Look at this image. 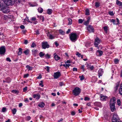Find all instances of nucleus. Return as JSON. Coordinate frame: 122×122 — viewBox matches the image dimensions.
I'll list each match as a JSON object with an SVG mask.
<instances>
[{
	"instance_id": "obj_25",
	"label": "nucleus",
	"mask_w": 122,
	"mask_h": 122,
	"mask_svg": "<svg viewBox=\"0 0 122 122\" xmlns=\"http://www.w3.org/2000/svg\"><path fill=\"white\" fill-rule=\"evenodd\" d=\"M47 13L49 15L51 14L52 12V10L51 9H48L47 10Z\"/></svg>"
},
{
	"instance_id": "obj_51",
	"label": "nucleus",
	"mask_w": 122,
	"mask_h": 122,
	"mask_svg": "<svg viewBox=\"0 0 122 122\" xmlns=\"http://www.w3.org/2000/svg\"><path fill=\"white\" fill-rule=\"evenodd\" d=\"M59 85L60 86H62L64 85V83L63 82H60L59 83Z\"/></svg>"
},
{
	"instance_id": "obj_57",
	"label": "nucleus",
	"mask_w": 122,
	"mask_h": 122,
	"mask_svg": "<svg viewBox=\"0 0 122 122\" xmlns=\"http://www.w3.org/2000/svg\"><path fill=\"white\" fill-rule=\"evenodd\" d=\"M31 118L30 116H28L26 117V119L27 120H29Z\"/></svg>"
},
{
	"instance_id": "obj_12",
	"label": "nucleus",
	"mask_w": 122,
	"mask_h": 122,
	"mask_svg": "<svg viewBox=\"0 0 122 122\" xmlns=\"http://www.w3.org/2000/svg\"><path fill=\"white\" fill-rule=\"evenodd\" d=\"M110 107L112 111L113 112L116 109L115 107L114 104L113 103H111V104H110Z\"/></svg>"
},
{
	"instance_id": "obj_43",
	"label": "nucleus",
	"mask_w": 122,
	"mask_h": 122,
	"mask_svg": "<svg viewBox=\"0 0 122 122\" xmlns=\"http://www.w3.org/2000/svg\"><path fill=\"white\" fill-rule=\"evenodd\" d=\"M90 98L88 97H85V98L84 99V100L86 101H89L90 100Z\"/></svg>"
},
{
	"instance_id": "obj_54",
	"label": "nucleus",
	"mask_w": 122,
	"mask_h": 122,
	"mask_svg": "<svg viewBox=\"0 0 122 122\" xmlns=\"http://www.w3.org/2000/svg\"><path fill=\"white\" fill-rule=\"evenodd\" d=\"M41 83L39 84V85L41 86L42 87L44 85H43V81H40Z\"/></svg>"
},
{
	"instance_id": "obj_1",
	"label": "nucleus",
	"mask_w": 122,
	"mask_h": 122,
	"mask_svg": "<svg viewBox=\"0 0 122 122\" xmlns=\"http://www.w3.org/2000/svg\"><path fill=\"white\" fill-rule=\"evenodd\" d=\"M81 92V89L78 87L75 88L72 91L73 95L75 96H77L80 94Z\"/></svg>"
},
{
	"instance_id": "obj_13",
	"label": "nucleus",
	"mask_w": 122,
	"mask_h": 122,
	"mask_svg": "<svg viewBox=\"0 0 122 122\" xmlns=\"http://www.w3.org/2000/svg\"><path fill=\"white\" fill-rule=\"evenodd\" d=\"M96 54L97 56H101L103 54V52L100 50H98L97 51Z\"/></svg>"
},
{
	"instance_id": "obj_58",
	"label": "nucleus",
	"mask_w": 122,
	"mask_h": 122,
	"mask_svg": "<svg viewBox=\"0 0 122 122\" xmlns=\"http://www.w3.org/2000/svg\"><path fill=\"white\" fill-rule=\"evenodd\" d=\"M94 67L93 66H91L89 69H90L91 70H93L94 69Z\"/></svg>"
},
{
	"instance_id": "obj_10",
	"label": "nucleus",
	"mask_w": 122,
	"mask_h": 122,
	"mask_svg": "<svg viewBox=\"0 0 122 122\" xmlns=\"http://www.w3.org/2000/svg\"><path fill=\"white\" fill-rule=\"evenodd\" d=\"M87 30L89 32H93L94 29L93 26L90 25H89L87 27Z\"/></svg>"
},
{
	"instance_id": "obj_34",
	"label": "nucleus",
	"mask_w": 122,
	"mask_h": 122,
	"mask_svg": "<svg viewBox=\"0 0 122 122\" xmlns=\"http://www.w3.org/2000/svg\"><path fill=\"white\" fill-rule=\"evenodd\" d=\"M119 60L117 59H114V62L115 64H118L119 63Z\"/></svg>"
},
{
	"instance_id": "obj_19",
	"label": "nucleus",
	"mask_w": 122,
	"mask_h": 122,
	"mask_svg": "<svg viewBox=\"0 0 122 122\" xmlns=\"http://www.w3.org/2000/svg\"><path fill=\"white\" fill-rule=\"evenodd\" d=\"M54 58L56 61H58L60 58V57L56 53L54 54Z\"/></svg>"
},
{
	"instance_id": "obj_47",
	"label": "nucleus",
	"mask_w": 122,
	"mask_h": 122,
	"mask_svg": "<svg viewBox=\"0 0 122 122\" xmlns=\"http://www.w3.org/2000/svg\"><path fill=\"white\" fill-rule=\"evenodd\" d=\"M12 92L14 93H18V92L15 90H13L12 91Z\"/></svg>"
},
{
	"instance_id": "obj_22",
	"label": "nucleus",
	"mask_w": 122,
	"mask_h": 122,
	"mask_svg": "<svg viewBox=\"0 0 122 122\" xmlns=\"http://www.w3.org/2000/svg\"><path fill=\"white\" fill-rule=\"evenodd\" d=\"M115 101L116 99L115 98H113L111 99L110 100V104H111V103H112L114 104L115 102Z\"/></svg>"
},
{
	"instance_id": "obj_63",
	"label": "nucleus",
	"mask_w": 122,
	"mask_h": 122,
	"mask_svg": "<svg viewBox=\"0 0 122 122\" xmlns=\"http://www.w3.org/2000/svg\"><path fill=\"white\" fill-rule=\"evenodd\" d=\"M6 60L7 61L9 62H10L11 61V60L9 58H7L6 59Z\"/></svg>"
},
{
	"instance_id": "obj_60",
	"label": "nucleus",
	"mask_w": 122,
	"mask_h": 122,
	"mask_svg": "<svg viewBox=\"0 0 122 122\" xmlns=\"http://www.w3.org/2000/svg\"><path fill=\"white\" fill-rule=\"evenodd\" d=\"M6 111V108L5 107H3L2 109V111L3 112H4Z\"/></svg>"
},
{
	"instance_id": "obj_23",
	"label": "nucleus",
	"mask_w": 122,
	"mask_h": 122,
	"mask_svg": "<svg viewBox=\"0 0 122 122\" xmlns=\"http://www.w3.org/2000/svg\"><path fill=\"white\" fill-rule=\"evenodd\" d=\"M85 15H90V11L88 9H86L85 10Z\"/></svg>"
},
{
	"instance_id": "obj_50",
	"label": "nucleus",
	"mask_w": 122,
	"mask_h": 122,
	"mask_svg": "<svg viewBox=\"0 0 122 122\" xmlns=\"http://www.w3.org/2000/svg\"><path fill=\"white\" fill-rule=\"evenodd\" d=\"M29 75L28 74H24V78H25L28 77L29 76Z\"/></svg>"
},
{
	"instance_id": "obj_37",
	"label": "nucleus",
	"mask_w": 122,
	"mask_h": 122,
	"mask_svg": "<svg viewBox=\"0 0 122 122\" xmlns=\"http://www.w3.org/2000/svg\"><path fill=\"white\" fill-rule=\"evenodd\" d=\"M68 20L69 21L68 24L69 25H71L72 23V20L71 19H68Z\"/></svg>"
},
{
	"instance_id": "obj_26",
	"label": "nucleus",
	"mask_w": 122,
	"mask_h": 122,
	"mask_svg": "<svg viewBox=\"0 0 122 122\" xmlns=\"http://www.w3.org/2000/svg\"><path fill=\"white\" fill-rule=\"evenodd\" d=\"M26 67L27 68V69L28 71H29L30 70H31L32 69V68L30 67L28 65L26 66Z\"/></svg>"
},
{
	"instance_id": "obj_15",
	"label": "nucleus",
	"mask_w": 122,
	"mask_h": 122,
	"mask_svg": "<svg viewBox=\"0 0 122 122\" xmlns=\"http://www.w3.org/2000/svg\"><path fill=\"white\" fill-rule=\"evenodd\" d=\"M47 34L48 37L50 39H54L55 38V37L51 35V33L49 32L47 33Z\"/></svg>"
},
{
	"instance_id": "obj_40",
	"label": "nucleus",
	"mask_w": 122,
	"mask_h": 122,
	"mask_svg": "<svg viewBox=\"0 0 122 122\" xmlns=\"http://www.w3.org/2000/svg\"><path fill=\"white\" fill-rule=\"evenodd\" d=\"M100 5V4L99 3L96 2L95 3V6L97 7H99Z\"/></svg>"
},
{
	"instance_id": "obj_49",
	"label": "nucleus",
	"mask_w": 122,
	"mask_h": 122,
	"mask_svg": "<svg viewBox=\"0 0 122 122\" xmlns=\"http://www.w3.org/2000/svg\"><path fill=\"white\" fill-rule=\"evenodd\" d=\"M89 23V21L88 20L86 21H85L84 23V24L85 25H87Z\"/></svg>"
},
{
	"instance_id": "obj_48",
	"label": "nucleus",
	"mask_w": 122,
	"mask_h": 122,
	"mask_svg": "<svg viewBox=\"0 0 122 122\" xmlns=\"http://www.w3.org/2000/svg\"><path fill=\"white\" fill-rule=\"evenodd\" d=\"M91 66V65L90 64H86V66L87 67V69H89Z\"/></svg>"
},
{
	"instance_id": "obj_56",
	"label": "nucleus",
	"mask_w": 122,
	"mask_h": 122,
	"mask_svg": "<svg viewBox=\"0 0 122 122\" xmlns=\"http://www.w3.org/2000/svg\"><path fill=\"white\" fill-rule=\"evenodd\" d=\"M42 78V75H40L39 76H37L36 77L37 79H41Z\"/></svg>"
},
{
	"instance_id": "obj_14",
	"label": "nucleus",
	"mask_w": 122,
	"mask_h": 122,
	"mask_svg": "<svg viewBox=\"0 0 122 122\" xmlns=\"http://www.w3.org/2000/svg\"><path fill=\"white\" fill-rule=\"evenodd\" d=\"M95 106L101 107H102L101 103L98 102H96L94 103Z\"/></svg>"
},
{
	"instance_id": "obj_62",
	"label": "nucleus",
	"mask_w": 122,
	"mask_h": 122,
	"mask_svg": "<svg viewBox=\"0 0 122 122\" xmlns=\"http://www.w3.org/2000/svg\"><path fill=\"white\" fill-rule=\"evenodd\" d=\"M71 114L72 116H74L75 114V113L74 111H72L71 112Z\"/></svg>"
},
{
	"instance_id": "obj_16",
	"label": "nucleus",
	"mask_w": 122,
	"mask_h": 122,
	"mask_svg": "<svg viewBox=\"0 0 122 122\" xmlns=\"http://www.w3.org/2000/svg\"><path fill=\"white\" fill-rule=\"evenodd\" d=\"M32 54L35 56H36L38 53V51L36 50L33 49L32 50Z\"/></svg>"
},
{
	"instance_id": "obj_7",
	"label": "nucleus",
	"mask_w": 122,
	"mask_h": 122,
	"mask_svg": "<svg viewBox=\"0 0 122 122\" xmlns=\"http://www.w3.org/2000/svg\"><path fill=\"white\" fill-rule=\"evenodd\" d=\"M42 47L43 49H45L46 48H49V46L47 42H43L42 43Z\"/></svg>"
},
{
	"instance_id": "obj_6",
	"label": "nucleus",
	"mask_w": 122,
	"mask_h": 122,
	"mask_svg": "<svg viewBox=\"0 0 122 122\" xmlns=\"http://www.w3.org/2000/svg\"><path fill=\"white\" fill-rule=\"evenodd\" d=\"M101 41L98 37H97L95 40L94 45L96 47H98V44L100 43Z\"/></svg>"
},
{
	"instance_id": "obj_11",
	"label": "nucleus",
	"mask_w": 122,
	"mask_h": 122,
	"mask_svg": "<svg viewBox=\"0 0 122 122\" xmlns=\"http://www.w3.org/2000/svg\"><path fill=\"white\" fill-rule=\"evenodd\" d=\"M100 99L102 101H106L107 99V97L106 96H103L102 94H101L100 95Z\"/></svg>"
},
{
	"instance_id": "obj_27",
	"label": "nucleus",
	"mask_w": 122,
	"mask_h": 122,
	"mask_svg": "<svg viewBox=\"0 0 122 122\" xmlns=\"http://www.w3.org/2000/svg\"><path fill=\"white\" fill-rule=\"evenodd\" d=\"M19 51L18 52V54L19 55H21L22 53V49L20 48H19Z\"/></svg>"
},
{
	"instance_id": "obj_3",
	"label": "nucleus",
	"mask_w": 122,
	"mask_h": 122,
	"mask_svg": "<svg viewBox=\"0 0 122 122\" xmlns=\"http://www.w3.org/2000/svg\"><path fill=\"white\" fill-rule=\"evenodd\" d=\"M70 38L72 41H75L77 39V35L75 33H71L70 35Z\"/></svg>"
},
{
	"instance_id": "obj_21",
	"label": "nucleus",
	"mask_w": 122,
	"mask_h": 122,
	"mask_svg": "<svg viewBox=\"0 0 122 122\" xmlns=\"http://www.w3.org/2000/svg\"><path fill=\"white\" fill-rule=\"evenodd\" d=\"M45 106V103L43 102L40 103L38 105V106L41 107H43Z\"/></svg>"
},
{
	"instance_id": "obj_20",
	"label": "nucleus",
	"mask_w": 122,
	"mask_h": 122,
	"mask_svg": "<svg viewBox=\"0 0 122 122\" xmlns=\"http://www.w3.org/2000/svg\"><path fill=\"white\" fill-rule=\"evenodd\" d=\"M116 4L119 6L122 7V2L118 0L116 1Z\"/></svg>"
},
{
	"instance_id": "obj_29",
	"label": "nucleus",
	"mask_w": 122,
	"mask_h": 122,
	"mask_svg": "<svg viewBox=\"0 0 122 122\" xmlns=\"http://www.w3.org/2000/svg\"><path fill=\"white\" fill-rule=\"evenodd\" d=\"M38 11L39 13H41L43 12V10L41 8L39 7L38 9Z\"/></svg>"
},
{
	"instance_id": "obj_52",
	"label": "nucleus",
	"mask_w": 122,
	"mask_h": 122,
	"mask_svg": "<svg viewBox=\"0 0 122 122\" xmlns=\"http://www.w3.org/2000/svg\"><path fill=\"white\" fill-rule=\"evenodd\" d=\"M119 93L121 95H122V89L120 88L119 90Z\"/></svg>"
},
{
	"instance_id": "obj_45",
	"label": "nucleus",
	"mask_w": 122,
	"mask_h": 122,
	"mask_svg": "<svg viewBox=\"0 0 122 122\" xmlns=\"http://www.w3.org/2000/svg\"><path fill=\"white\" fill-rule=\"evenodd\" d=\"M36 20V18L35 17H32L31 18V20L32 21H34Z\"/></svg>"
},
{
	"instance_id": "obj_30",
	"label": "nucleus",
	"mask_w": 122,
	"mask_h": 122,
	"mask_svg": "<svg viewBox=\"0 0 122 122\" xmlns=\"http://www.w3.org/2000/svg\"><path fill=\"white\" fill-rule=\"evenodd\" d=\"M119 19L117 18L116 19V21L115 20V22H114V24L115 25H117L119 23Z\"/></svg>"
},
{
	"instance_id": "obj_2",
	"label": "nucleus",
	"mask_w": 122,
	"mask_h": 122,
	"mask_svg": "<svg viewBox=\"0 0 122 122\" xmlns=\"http://www.w3.org/2000/svg\"><path fill=\"white\" fill-rule=\"evenodd\" d=\"M112 122H122L121 121L117 114L115 113L113 115Z\"/></svg>"
},
{
	"instance_id": "obj_41",
	"label": "nucleus",
	"mask_w": 122,
	"mask_h": 122,
	"mask_svg": "<svg viewBox=\"0 0 122 122\" xmlns=\"http://www.w3.org/2000/svg\"><path fill=\"white\" fill-rule=\"evenodd\" d=\"M46 58L49 59L50 58V56L48 54H47L45 55Z\"/></svg>"
},
{
	"instance_id": "obj_46",
	"label": "nucleus",
	"mask_w": 122,
	"mask_h": 122,
	"mask_svg": "<svg viewBox=\"0 0 122 122\" xmlns=\"http://www.w3.org/2000/svg\"><path fill=\"white\" fill-rule=\"evenodd\" d=\"M36 46V44H35L34 42H33L32 43V44L31 46V47H34Z\"/></svg>"
},
{
	"instance_id": "obj_4",
	"label": "nucleus",
	"mask_w": 122,
	"mask_h": 122,
	"mask_svg": "<svg viewBox=\"0 0 122 122\" xmlns=\"http://www.w3.org/2000/svg\"><path fill=\"white\" fill-rule=\"evenodd\" d=\"M5 4L7 5H11L14 3L13 0H4Z\"/></svg>"
},
{
	"instance_id": "obj_64",
	"label": "nucleus",
	"mask_w": 122,
	"mask_h": 122,
	"mask_svg": "<svg viewBox=\"0 0 122 122\" xmlns=\"http://www.w3.org/2000/svg\"><path fill=\"white\" fill-rule=\"evenodd\" d=\"M20 28L21 29H24L25 28V27L24 25H21L20 26Z\"/></svg>"
},
{
	"instance_id": "obj_42",
	"label": "nucleus",
	"mask_w": 122,
	"mask_h": 122,
	"mask_svg": "<svg viewBox=\"0 0 122 122\" xmlns=\"http://www.w3.org/2000/svg\"><path fill=\"white\" fill-rule=\"evenodd\" d=\"M104 30L106 31H107L108 30V27L106 26H105L103 27Z\"/></svg>"
},
{
	"instance_id": "obj_38",
	"label": "nucleus",
	"mask_w": 122,
	"mask_h": 122,
	"mask_svg": "<svg viewBox=\"0 0 122 122\" xmlns=\"http://www.w3.org/2000/svg\"><path fill=\"white\" fill-rule=\"evenodd\" d=\"M117 105L119 106L121 105V102L119 99H118L117 101Z\"/></svg>"
},
{
	"instance_id": "obj_8",
	"label": "nucleus",
	"mask_w": 122,
	"mask_h": 122,
	"mask_svg": "<svg viewBox=\"0 0 122 122\" xmlns=\"http://www.w3.org/2000/svg\"><path fill=\"white\" fill-rule=\"evenodd\" d=\"M61 75V73L59 72H57L54 73L53 76L55 79H57Z\"/></svg>"
},
{
	"instance_id": "obj_44",
	"label": "nucleus",
	"mask_w": 122,
	"mask_h": 122,
	"mask_svg": "<svg viewBox=\"0 0 122 122\" xmlns=\"http://www.w3.org/2000/svg\"><path fill=\"white\" fill-rule=\"evenodd\" d=\"M79 77L80 78L81 80H82L84 79V77L83 75H82L81 76H80Z\"/></svg>"
},
{
	"instance_id": "obj_24",
	"label": "nucleus",
	"mask_w": 122,
	"mask_h": 122,
	"mask_svg": "<svg viewBox=\"0 0 122 122\" xmlns=\"http://www.w3.org/2000/svg\"><path fill=\"white\" fill-rule=\"evenodd\" d=\"M37 16L38 18H39L40 20H42V21L43 22L44 21V18L43 16H39L38 15Z\"/></svg>"
},
{
	"instance_id": "obj_18",
	"label": "nucleus",
	"mask_w": 122,
	"mask_h": 122,
	"mask_svg": "<svg viewBox=\"0 0 122 122\" xmlns=\"http://www.w3.org/2000/svg\"><path fill=\"white\" fill-rule=\"evenodd\" d=\"M33 97L34 98H36L37 99H38L40 98V95L39 94H34L33 95Z\"/></svg>"
},
{
	"instance_id": "obj_35",
	"label": "nucleus",
	"mask_w": 122,
	"mask_h": 122,
	"mask_svg": "<svg viewBox=\"0 0 122 122\" xmlns=\"http://www.w3.org/2000/svg\"><path fill=\"white\" fill-rule=\"evenodd\" d=\"M16 111V109L15 108H14L12 109V112L13 113V114H15V113Z\"/></svg>"
},
{
	"instance_id": "obj_5",
	"label": "nucleus",
	"mask_w": 122,
	"mask_h": 122,
	"mask_svg": "<svg viewBox=\"0 0 122 122\" xmlns=\"http://www.w3.org/2000/svg\"><path fill=\"white\" fill-rule=\"evenodd\" d=\"M0 10L5 13H7L10 11V10L8 8L4 6H2V8H1Z\"/></svg>"
},
{
	"instance_id": "obj_53",
	"label": "nucleus",
	"mask_w": 122,
	"mask_h": 122,
	"mask_svg": "<svg viewBox=\"0 0 122 122\" xmlns=\"http://www.w3.org/2000/svg\"><path fill=\"white\" fill-rule=\"evenodd\" d=\"M83 22V20L82 19H80L78 20V22L80 23H81Z\"/></svg>"
},
{
	"instance_id": "obj_61",
	"label": "nucleus",
	"mask_w": 122,
	"mask_h": 122,
	"mask_svg": "<svg viewBox=\"0 0 122 122\" xmlns=\"http://www.w3.org/2000/svg\"><path fill=\"white\" fill-rule=\"evenodd\" d=\"M27 87H25V88H24L23 89V91L24 92H25L27 90Z\"/></svg>"
},
{
	"instance_id": "obj_17",
	"label": "nucleus",
	"mask_w": 122,
	"mask_h": 122,
	"mask_svg": "<svg viewBox=\"0 0 122 122\" xmlns=\"http://www.w3.org/2000/svg\"><path fill=\"white\" fill-rule=\"evenodd\" d=\"M103 73V70L101 69H100L98 70V74L99 77L100 76H102Z\"/></svg>"
},
{
	"instance_id": "obj_31",
	"label": "nucleus",
	"mask_w": 122,
	"mask_h": 122,
	"mask_svg": "<svg viewBox=\"0 0 122 122\" xmlns=\"http://www.w3.org/2000/svg\"><path fill=\"white\" fill-rule=\"evenodd\" d=\"M29 52V50L28 49H27L24 52V53L26 55H27L28 54Z\"/></svg>"
},
{
	"instance_id": "obj_32",
	"label": "nucleus",
	"mask_w": 122,
	"mask_h": 122,
	"mask_svg": "<svg viewBox=\"0 0 122 122\" xmlns=\"http://www.w3.org/2000/svg\"><path fill=\"white\" fill-rule=\"evenodd\" d=\"M45 55V54L42 52H40L39 53L40 56L41 57Z\"/></svg>"
},
{
	"instance_id": "obj_55",
	"label": "nucleus",
	"mask_w": 122,
	"mask_h": 122,
	"mask_svg": "<svg viewBox=\"0 0 122 122\" xmlns=\"http://www.w3.org/2000/svg\"><path fill=\"white\" fill-rule=\"evenodd\" d=\"M76 55L78 56L79 57H80L81 55V54L79 53L78 52H77L76 53Z\"/></svg>"
},
{
	"instance_id": "obj_36",
	"label": "nucleus",
	"mask_w": 122,
	"mask_h": 122,
	"mask_svg": "<svg viewBox=\"0 0 122 122\" xmlns=\"http://www.w3.org/2000/svg\"><path fill=\"white\" fill-rule=\"evenodd\" d=\"M11 81V80L10 78L9 77L6 79V82L7 83H9Z\"/></svg>"
},
{
	"instance_id": "obj_59",
	"label": "nucleus",
	"mask_w": 122,
	"mask_h": 122,
	"mask_svg": "<svg viewBox=\"0 0 122 122\" xmlns=\"http://www.w3.org/2000/svg\"><path fill=\"white\" fill-rule=\"evenodd\" d=\"M84 67L85 66L83 65H82L81 68V69H82L83 71H85V69H84Z\"/></svg>"
},
{
	"instance_id": "obj_33",
	"label": "nucleus",
	"mask_w": 122,
	"mask_h": 122,
	"mask_svg": "<svg viewBox=\"0 0 122 122\" xmlns=\"http://www.w3.org/2000/svg\"><path fill=\"white\" fill-rule=\"evenodd\" d=\"M59 32L62 35H64L65 34V32L62 30L60 29L59 30Z\"/></svg>"
},
{
	"instance_id": "obj_28",
	"label": "nucleus",
	"mask_w": 122,
	"mask_h": 122,
	"mask_svg": "<svg viewBox=\"0 0 122 122\" xmlns=\"http://www.w3.org/2000/svg\"><path fill=\"white\" fill-rule=\"evenodd\" d=\"M119 82H117L116 84V86L115 87V89L116 90H117V89L118 88L119 86Z\"/></svg>"
},
{
	"instance_id": "obj_39",
	"label": "nucleus",
	"mask_w": 122,
	"mask_h": 122,
	"mask_svg": "<svg viewBox=\"0 0 122 122\" xmlns=\"http://www.w3.org/2000/svg\"><path fill=\"white\" fill-rule=\"evenodd\" d=\"M37 4L36 3H35L33 4H32L31 5V6L32 7H34L35 6H36L37 5Z\"/></svg>"
},
{
	"instance_id": "obj_9",
	"label": "nucleus",
	"mask_w": 122,
	"mask_h": 122,
	"mask_svg": "<svg viewBox=\"0 0 122 122\" xmlns=\"http://www.w3.org/2000/svg\"><path fill=\"white\" fill-rule=\"evenodd\" d=\"M5 51V47L4 46H2L0 48V54L2 55L4 54Z\"/></svg>"
}]
</instances>
